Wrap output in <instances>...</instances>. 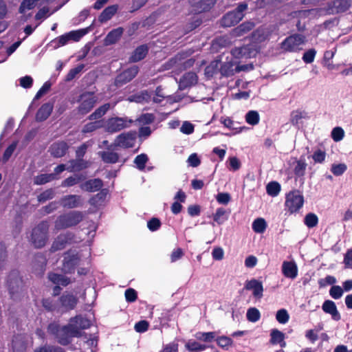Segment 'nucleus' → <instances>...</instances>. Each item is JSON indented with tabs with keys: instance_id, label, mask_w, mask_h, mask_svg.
Segmentation results:
<instances>
[{
	"instance_id": "obj_1",
	"label": "nucleus",
	"mask_w": 352,
	"mask_h": 352,
	"mask_svg": "<svg viewBox=\"0 0 352 352\" xmlns=\"http://www.w3.org/2000/svg\"><path fill=\"white\" fill-rule=\"evenodd\" d=\"M47 329L48 333L53 336L62 346H67L72 342L73 338H80L82 336L79 328L71 322L60 326L53 322L48 324Z\"/></svg>"
},
{
	"instance_id": "obj_11",
	"label": "nucleus",
	"mask_w": 352,
	"mask_h": 352,
	"mask_svg": "<svg viewBox=\"0 0 352 352\" xmlns=\"http://www.w3.org/2000/svg\"><path fill=\"white\" fill-rule=\"evenodd\" d=\"M78 302V298L72 292H64L58 298L60 311L67 312L74 309Z\"/></svg>"
},
{
	"instance_id": "obj_40",
	"label": "nucleus",
	"mask_w": 352,
	"mask_h": 352,
	"mask_svg": "<svg viewBox=\"0 0 352 352\" xmlns=\"http://www.w3.org/2000/svg\"><path fill=\"white\" fill-rule=\"evenodd\" d=\"M42 306L47 311H60L58 300L56 301L52 298H46L42 300Z\"/></svg>"
},
{
	"instance_id": "obj_55",
	"label": "nucleus",
	"mask_w": 352,
	"mask_h": 352,
	"mask_svg": "<svg viewBox=\"0 0 352 352\" xmlns=\"http://www.w3.org/2000/svg\"><path fill=\"white\" fill-rule=\"evenodd\" d=\"M148 160V157L147 155L145 153H142L135 157L134 159V163L139 170H143L145 168L146 164L147 163Z\"/></svg>"
},
{
	"instance_id": "obj_64",
	"label": "nucleus",
	"mask_w": 352,
	"mask_h": 352,
	"mask_svg": "<svg viewBox=\"0 0 352 352\" xmlns=\"http://www.w3.org/2000/svg\"><path fill=\"white\" fill-rule=\"evenodd\" d=\"M179 344L176 342H170L164 345L160 352H178Z\"/></svg>"
},
{
	"instance_id": "obj_43",
	"label": "nucleus",
	"mask_w": 352,
	"mask_h": 352,
	"mask_svg": "<svg viewBox=\"0 0 352 352\" xmlns=\"http://www.w3.org/2000/svg\"><path fill=\"white\" fill-rule=\"evenodd\" d=\"M309 116H307V112L305 111H301L299 109L294 110L292 111L290 115V122L294 126H298L299 124L300 120L305 118H308Z\"/></svg>"
},
{
	"instance_id": "obj_4",
	"label": "nucleus",
	"mask_w": 352,
	"mask_h": 352,
	"mask_svg": "<svg viewBox=\"0 0 352 352\" xmlns=\"http://www.w3.org/2000/svg\"><path fill=\"white\" fill-rule=\"evenodd\" d=\"M83 218L84 214L82 212L77 210L60 214L55 221V229L60 230L76 226L82 221Z\"/></svg>"
},
{
	"instance_id": "obj_30",
	"label": "nucleus",
	"mask_w": 352,
	"mask_h": 352,
	"mask_svg": "<svg viewBox=\"0 0 352 352\" xmlns=\"http://www.w3.org/2000/svg\"><path fill=\"white\" fill-rule=\"evenodd\" d=\"M118 8V5H112L107 7L100 13V16H98V21L102 23L110 20L116 13Z\"/></svg>"
},
{
	"instance_id": "obj_57",
	"label": "nucleus",
	"mask_w": 352,
	"mask_h": 352,
	"mask_svg": "<svg viewBox=\"0 0 352 352\" xmlns=\"http://www.w3.org/2000/svg\"><path fill=\"white\" fill-rule=\"evenodd\" d=\"M107 192L106 189L101 190L98 193L93 196L89 199V203L91 205L100 204L103 202L107 197Z\"/></svg>"
},
{
	"instance_id": "obj_5",
	"label": "nucleus",
	"mask_w": 352,
	"mask_h": 352,
	"mask_svg": "<svg viewBox=\"0 0 352 352\" xmlns=\"http://www.w3.org/2000/svg\"><path fill=\"white\" fill-rule=\"evenodd\" d=\"M248 8V4L245 2L240 3L233 10L227 12L220 20L222 27L230 28L236 25L244 16L243 12Z\"/></svg>"
},
{
	"instance_id": "obj_47",
	"label": "nucleus",
	"mask_w": 352,
	"mask_h": 352,
	"mask_svg": "<svg viewBox=\"0 0 352 352\" xmlns=\"http://www.w3.org/2000/svg\"><path fill=\"white\" fill-rule=\"evenodd\" d=\"M252 230L256 233H263L267 228V223L264 219L257 218L252 223Z\"/></svg>"
},
{
	"instance_id": "obj_12",
	"label": "nucleus",
	"mask_w": 352,
	"mask_h": 352,
	"mask_svg": "<svg viewBox=\"0 0 352 352\" xmlns=\"http://www.w3.org/2000/svg\"><path fill=\"white\" fill-rule=\"evenodd\" d=\"M138 72L139 67L137 65H133L126 69L116 76L114 80V85L117 87L123 86L131 81L138 75Z\"/></svg>"
},
{
	"instance_id": "obj_56",
	"label": "nucleus",
	"mask_w": 352,
	"mask_h": 352,
	"mask_svg": "<svg viewBox=\"0 0 352 352\" xmlns=\"http://www.w3.org/2000/svg\"><path fill=\"white\" fill-rule=\"evenodd\" d=\"M304 223L309 228H314L318 223V218L314 213H308L304 219Z\"/></svg>"
},
{
	"instance_id": "obj_18",
	"label": "nucleus",
	"mask_w": 352,
	"mask_h": 352,
	"mask_svg": "<svg viewBox=\"0 0 352 352\" xmlns=\"http://www.w3.org/2000/svg\"><path fill=\"white\" fill-rule=\"evenodd\" d=\"M69 146L65 141H56L51 144L49 148L50 155L55 158H60L66 155Z\"/></svg>"
},
{
	"instance_id": "obj_37",
	"label": "nucleus",
	"mask_w": 352,
	"mask_h": 352,
	"mask_svg": "<svg viewBox=\"0 0 352 352\" xmlns=\"http://www.w3.org/2000/svg\"><path fill=\"white\" fill-rule=\"evenodd\" d=\"M221 64L220 59H216L210 62V63L205 68V75L208 78H212L214 75L219 72V65Z\"/></svg>"
},
{
	"instance_id": "obj_48",
	"label": "nucleus",
	"mask_w": 352,
	"mask_h": 352,
	"mask_svg": "<svg viewBox=\"0 0 352 352\" xmlns=\"http://www.w3.org/2000/svg\"><path fill=\"white\" fill-rule=\"evenodd\" d=\"M280 190V184L275 181L270 182L266 186L267 193L272 197H276Z\"/></svg>"
},
{
	"instance_id": "obj_59",
	"label": "nucleus",
	"mask_w": 352,
	"mask_h": 352,
	"mask_svg": "<svg viewBox=\"0 0 352 352\" xmlns=\"http://www.w3.org/2000/svg\"><path fill=\"white\" fill-rule=\"evenodd\" d=\"M155 116L153 113H142L138 118V121L142 124H149L155 121Z\"/></svg>"
},
{
	"instance_id": "obj_38",
	"label": "nucleus",
	"mask_w": 352,
	"mask_h": 352,
	"mask_svg": "<svg viewBox=\"0 0 352 352\" xmlns=\"http://www.w3.org/2000/svg\"><path fill=\"white\" fill-rule=\"evenodd\" d=\"M12 347L13 352H26L27 344L19 336H17L12 340Z\"/></svg>"
},
{
	"instance_id": "obj_26",
	"label": "nucleus",
	"mask_w": 352,
	"mask_h": 352,
	"mask_svg": "<svg viewBox=\"0 0 352 352\" xmlns=\"http://www.w3.org/2000/svg\"><path fill=\"white\" fill-rule=\"evenodd\" d=\"M254 26L255 24L254 22L245 21L233 29L232 34L236 37L241 36L251 31Z\"/></svg>"
},
{
	"instance_id": "obj_3",
	"label": "nucleus",
	"mask_w": 352,
	"mask_h": 352,
	"mask_svg": "<svg viewBox=\"0 0 352 352\" xmlns=\"http://www.w3.org/2000/svg\"><path fill=\"white\" fill-rule=\"evenodd\" d=\"M49 223L42 221L32 228L29 239V242L36 249H41L45 246L49 239Z\"/></svg>"
},
{
	"instance_id": "obj_41",
	"label": "nucleus",
	"mask_w": 352,
	"mask_h": 352,
	"mask_svg": "<svg viewBox=\"0 0 352 352\" xmlns=\"http://www.w3.org/2000/svg\"><path fill=\"white\" fill-rule=\"evenodd\" d=\"M70 322L76 325L79 328L80 331L81 329H88L91 325L90 321L81 316H76L74 318H72L70 319Z\"/></svg>"
},
{
	"instance_id": "obj_27",
	"label": "nucleus",
	"mask_w": 352,
	"mask_h": 352,
	"mask_svg": "<svg viewBox=\"0 0 352 352\" xmlns=\"http://www.w3.org/2000/svg\"><path fill=\"white\" fill-rule=\"evenodd\" d=\"M322 308L325 313L331 314L334 320H340V316L333 301L331 300H325L322 304Z\"/></svg>"
},
{
	"instance_id": "obj_14",
	"label": "nucleus",
	"mask_w": 352,
	"mask_h": 352,
	"mask_svg": "<svg viewBox=\"0 0 352 352\" xmlns=\"http://www.w3.org/2000/svg\"><path fill=\"white\" fill-rule=\"evenodd\" d=\"M136 140V132L129 131L127 133H122L118 135L115 141L114 145L116 146L122 147L124 148H129L134 146Z\"/></svg>"
},
{
	"instance_id": "obj_8",
	"label": "nucleus",
	"mask_w": 352,
	"mask_h": 352,
	"mask_svg": "<svg viewBox=\"0 0 352 352\" xmlns=\"http://www.w3.org/2000/svg\"><path fill=\"white\" fill-rule=\"evenodd\" d=\"M303 204L304 197L300 190H294L287 194L285 207L290 214L298 212L303 206Z\"/></svg>"
},
{
	"instance_id": "obj_42",
	"label": "nucleus",
	"mask_w": 352,
	"mask_h": 352,
	"mask_svg": "<svg viewBox=\"0 0 352 352\" xmlns=\"http://www.w3.org/2000/svg\"><path fill=\"white\" fill-rule=\"evenodd\" d=\"M110 104L106 103L97 108L88 117L90 120H94L101 118L109 109Z\"/></svg>"
},
{
	"instance_id": "obj_22",
	"label": "nucleus",
	"mask_w": 352,
	"mask_h": 352,
	"mask_svg": "<svg viewBox=\"0 0 352 352\" xmlns=\"http://www.w3.org/2000/svg\"><path fill=\"white\" fill-rule=\"evenodd\" d=\"M245 289L252 290V294L255 298H261L263 296V287L262 282L256 279L252 278L246 281Z\"/></svg>"
},
{
	"instance_id": "obj_10",
	"label": "nucleus",
	"mask_w": 352,
	"mask_h": 352,
	"mask_svg": "<svg viewBox=\"0 0 352 352\" xmlns=\"http://www.w3.org/2000/svg\"><path fill=\"white\" fill-rule=\"evenodd\" d=\"M132 122L131 120H128L126 118H110L106 122L105 130L109 133H117L130 126Z\"/></svg>"
},
{
	"instance_id": "obj_36",
	"label": "nucleus",
	"mask_w": 352,
	"mask_h": 352,
	"mask_svg": "<svg viewBox=\"0 0 352 352\" xmlns=\"http://www.w3.org/2000/svg\"><path fill=\"white\" fill-rule=\"evenodd\" d=\"M217 333L216 331L202 332L198 331L195 334L198 341L204 342H211L216 340Z\"/></svg>"
},
{
	"instance_id": "obj_50",
	"label": "nucleus",
	"mask_w": 352,
	"mask_h": 352,
	"mask_svg": "<svg viewBox=\"0 0 352 352\" xmlns=\"http://www.w3.org/2000/svg\"><path fill=\"white\" fill-rule=\"evenodd\" d=\"M54 196V190L53 188H48L37 196V200L39 203H45L48 200L52 199Z\"/></svg>"
},
{
	"instance_id": "obj_24",
	"label": "nucleus",
	"mask_w": 352,
	"mask_h": 352,
	"mask_svg": "<svg viewBox=\"0 0 352 352\" xmlns=\"http://www.w3.org/2000/svg\"><path fill=\"white\" fill-rule=\"evenodd\" d=\"M53 107V104L50 102L42 104L36 112V120L38 122H43L47 120L51 115Z\"/></svg>"
},
{
	"instance_id": "obj_60",
	"label": "nucleus",
	"mask_w": 352,
	"mask_h": 352,
	"mask_svg": "<svg viewBox=\"0 0 352 352\" xmlns=\"http://www.w3.org/2000/svg\"><path fill=\"white\" fill-rule=\"evenodd\" d=\"M347 169L344 164H333L331 166V171L335 176L342 175Z\"/></svg>"
},
{
	"instance_id": "obj_61",
	"label": "nucleus",
	"mask_w": 352,
	"mask_h": 352,
	"mask_svg": "<svg viewBox=\"0 0 352 352\" xmlns=\"http://www.w3.org/2000/svg\"><path fill=\"white\" fill-rule=\"evenodd\" d=\"M336 283V278L331 275H328L324 278H320L318 281V285L320 288L325 287L327 285H333Z\"/></svg>"
},
{
	"instance_id": "obj_21",
	"label": "nucleus",
	"mask_w": 352,
	"mask_h": 352,
	"mask_svg": "<svg viewBox=\"0 0 352 352\" xmlns=\"http://www.w3.org/2000/svg\"><path fill=\"white\" fill-rule=\"evenodd\" d=\"M60 203L63 208H75L82 206L81 197L77 195H65L61 198Z\"/></svg>"
},
{
	"instance_id": "obj_63",
	"label": "nucleus",
	"mask_w": 352,
	"mask_h": 352,
	"mask_svg": "<svg viewBox=\"0 0 352 352\" xmlns=\"http://www.w3.org/2000/svg\"><path fill=\"white\" fill-rule=\"evenodd\" d=\"M161 221L158 218L153 217L147 222V227L151 232L158 230L161 227Z\"/></svg>"
},
{
	"instance_id": "obj_29",
	"label": "nucleus",
	"mask_w": 352,
	"mask_h": 352,
	"mask_svg": "<svg viewBox=\"0 0 352 352\" xmlns=\"http://www.w3.org/2000/svg\"><path fill=\"white\" fill-rule=\"evenodd\" d=\"M270 343L273 345L279 344L281 347H285V334L277 329H273L270 333Z\"/></svg>"
},
{
	"instance_id": "obj_19",
	"label": "nucleus",
	"mask_w": 352,
	"mask_h": 352,
	"mask_svg": "<svg viewBox=\"0 0 352 352\" xmlns=\"http://www.w3.org/2000/svg\"><path fill=\"white\" fill-rule=\"evenodd\" d=\"M47 260L42 253H36L32 261V271L37 276H41L46 269Z\"/></svg>"
},
{
	"instance_id": "obj_6",
	"label": "nucleus",
	"mask_w": 352,
	"mask_h": 352,
	"mask_svg": "<svg viewBox=\"0 0 352 352\" xmlns=\"http://www.w3.org/2000/svg\"><path fill=\"white\" fill-rule=\"evenodd\" d=\"M98 98L94 92L85 91L81 94L77 100L79 104L77 111L79 115L85 116L89 113L96 104Z\"/></svg>"
},
{
	"instance_id": "obj_17",
	"label": "nucleus",
	"mask_w": 352,
	"mask_h": 352,
	"mask_svg": "<svg viewBox=\"0 0 352 352\" xmlns=\"http://www.w3.org/2000/svg\"><path fill=\"white\" fill-rule=\"evenodd\" d=\"M217 0H188L192 12L195 14H200L208 12L213 8Z\"/></svg>"
},
{
	"instance_id": "obj_58",
	"label": "nucleus",
	"mask_w": 352,
	"mask_h": 352,
	"mask_svg": "<svg viewBox=\"0 0 352 352\" xmlns=\"http://www.w3.org/2000/svg\"><path fill=\"white\" fill-rule=\"evenodd\" d=\"M84 67L85 65L83 64H80L76 67L71 69L65 76V80L71 81L74 79L76 76L82 72Z\"/></svg>"
},
{
	"instance_id": "obj_52",
	"label": "nucleus",
	"mask_w": 352,
	"mask_h": 352,
	"mask_svg": "<svg viewBox=\"0 0 352 352\" xmlns=\"http://www.w3.org/2000/svg\"><path fill=\"white\" fill-rule=\"evenodd\" d=\"M246 317L248 321L256 322L259 320L261 314L259 310L256 307H250L247 311Z\"/></svg>"
},
{
	"instance_id": "obj_15",
	"label": "nucleus",
	"mask_w": 352,
	"mask_h": 352,
	"mask_svg": "<svg viewBox=\"0 0 352 352\" xmlns=\"http://www.w3.org/2000/svg\"><path fill=\"white\" fill-rule=\"evenodd\" d=\"M257 51L254 45L248 44L241 47H236L231 50V54L234 58H249L256 56Z\"/></svg>"
},
{
	"instance_id": "obj_62",
	"label": "nucleus",
	"mask_w": 352,
	"mask_h": 352,
	"mask_svg": "<svg viewBox=\"0 0 352 352\" xmlns=\"http://www.w3.org/2000/svg\"><path fill=\"white\" fill-rule=\"evenodd\" d=\"M276 318L279 323L285 324L288 322L289 316L286 309H281L277 311Z\"/></svg>"
},
{
	"instance_id": "obj_34",
	"label": "nucleus",
	"mask_w": 352,
	"mask_h": 352,
	"mask_svg": "<svg viewBox=\"0 0 352 352\" xmlns=\"http://www.w3.org/2000/svg\"><path fill=\"white\" fill-rule=\"evenodd\" d=\"M86 179V177L82 174H76L74 176H70L64 179L61 183L62 187H72Z\"/></svg>"
},
{
	"instance_id": "obj_45",
	"label": "nucleus",
	"mask_w": 352,
	"mask_h": 352,
	"mask_svg": "<svg viewBox=\"0 0 352 352\" xmlns=\"http://www.w3.org/2000/svg\"><path fill=\"white\" fill-rule=\"evenodd\" d=\"M34 352H66L65 350L56 345L45 344L36 347Z\"/></svg>"
},
{
	"instance_id": "obj_53",
	"label": "nucleus",
	"mask_w": 352,
	"mask_h": 352,
	"mask_svg": "<svg viewBox=\"0 0 352 352\" xmlns=\"http://www.w3.org/2000/svg\"><path fill=\"white\" fill-rule=\"evenodd\" d=\"M102 127V121L101 120H96L94 122H91L85 125H84L82 132L83 133H91L94 131H96L98 129H100Z\"/></svg>"
},
{
	"instance_id": "obj_44",
	"label": "nucleus",
	"mask_w": 352,
	"mask_h": 352,
	"mask_svg": "<svg viewBox=\"0 0 352 352\" xmlns=\"http://www.w3.org/2000/svg\"><path fill=\"white\" fill-rule=\"evenodd\" d=\"M55 179V174L44 173L36 176L34 179V184L36 185H43Z\"/></svg>"
},
{
	"instance_id": "obj_32",
	"label": "nucleus",
	"mask_w": 352,
	"mask_h": 352,
	"mask_svg": "<svg viewBox=\"0 0 352 352\" xmlns=\"http://www.w3.org/2000/svg\"><path fill=\"white\" fill-rule=\"evenodd\" d=\"M197 82V76L195 72L186 73L180 79V85L184 88L195 85Z\"/></svg>"
},
{
	"instance_id": "obj_7",
	"label": "nucleus",
	"mask_w": 352,
	"mask_h": 352,
	"mask_svg": "<svg viewBox=\"0 0 352 352\" xmlns=\"http://www.w3.org/2000/svg\"><path fill=\"white\" fill-rule=\"evenodd\" d=\"M306 42V36L300 34H294L286 37L280 44V49L285 52H296L300 46Z\"/></svg>"
},
{
	"instance_id": "obj_46",
	"label": "nucleus",
	"mask_w": 352,
	"mask_h": 352,
	"mask_svg": "<svg viewBox=\"0 0 352 352\" xmlns=\"http://www.w3.org/2000/svg\"><path fill=\"white\" fill-rule=\"evenodd\" d=\"M215 341L220 348L225 350H228L233 344L232 339L226 336H217Z\"/></svg>"
},
{
	"instance_id": "obj_2",
	"label": "nucleus",
	"mask_w": 352,
	"mask_h": 352,
	"mask_svg": "<svg viewBox=\"0 0 352 352\" xmlns=\"http://www.w3.org/2000/svg\"><path fill=\"white\" fill-rule=\"evenodd\" d=\"M6 287L8 288L10 298L14 300H17L23 297L25 292L23 280L20 276L18 270H12L7 278Z\"/></svg>"
},
{
	"instance_id": "obj_28",
	"label": "nucleus",
	"mask_w": 352,
	"mask_h": 352,
	"mask_svg": "<svg viewBox=\"0 0 352 352\" xmlns=\"http://www.w3.org/2000/svg\"><path fill=\"white\" fill-rule=\"evenodd\" d=\"M124 29L121 27L110 31L105 37L104 41L107 45H113L117 43L121 38Z\"/></svg>"
},
{
	"instance_id": "obj_16",
	"label": "nucleus",
	"mask_w": 352,
	"mask_h": 352,
	"mask_svg": "<svg viewBox=\"0 0 352 352\" xmlns=\"http://www.w3.org/2000/svg\"><path fill=\"white\" fill-rule=\"evenodd\" d=\"M75 235L72 232L60 234L53 241L50 250L56 252L64 249L67 244L71 243L74 239Z\"/></svg>"
},
{
	"instance_id": "obj_54",
	"label": "nucleus",
	"mask_w": 352,
	"mask_h": 352,
	"mask_svg": "<svg viewBox=\"0 0 352 352\" xmlns=\"http://www.w3.org/2000/svg\"><path fill=\"white\" fill-rule=\"evenodd\" d=\"M226 214V210L224 208H219L217 209L216 212L213 214V220L219 225H221L228 219Z\"/></svg>"
},
{
	"instance_id": "obj_25",
	"label": "nucleus",
	"mask_w": 352,
	"mask_h": 352,
	"mask_svg": "<svg viewBox=\"0 0 352 352\" xmlns=\"http://www.w3.org/2000/svg\"><path fill=\"white\" fill-rule=\"evenodd\" d=\"M148 52V47L146 45H141L137 47L129 58L131 63H137L143 60Z\"/></svg>"
},
{
	"instance_id": "obj_35",
	"label": "nucleus",
	"mask_w": 352,
	"mask_h": 352,
	"mask_svg": "<svg viewBox=\"0 0 352 352\" xmlns=\"http://www.w3.org/2000/svg\"><path fill=\"white\" fill-rule=\"evenodd\" d=\"M307 166V164L305 162V159L301 156L299 160H296V165L293 170L294 175L298 177H304Z\"/></svg>"
},
{
	"instance_id": "obj_9",
	"label": "nucleus",
	"mask_w": 352,
	"mask_h": 352,
	"mask_svg": "<svg viewBox=\"0 0 352 352\" xmlns=\"http://www.w3.org/2000/svg\"><path fill=\"white\" fill-rule=\"evenodd\" d=\"M81 258L78 252L68 250L64 254L62 271L65 274H72L75 272L76 267L80 265Z\"/></svg>"
},
{
	"instance_id": "obj_51",
	"label": "nucleus",
	"mask_w": 352,
	"mask_h": 352,
	"mask_svg": "<svg viewBox=\"0 0 352 352\" xmlns=\"http://www.w3.org/2000/svg\"><path fill=\"white\" fill-rule=\"evenodd\" d=\"M39 0H23L19 8L21 14H24L26 10H32Z\"/></svg>"
},
{
	"instance_id": "obj_20",
	"label": "nucleus",
	"mask_w": 352,
	"mask_h": 352,
	"mask_svg": "<svg viewBox=\"0 0 352 352\" xmlns=\"http://www.w3.org/2000/svg\"><path fill=\"white\" fill-rule=\"evenodd\" d=\"M102 180L100 178L91 179L80 184V188L86 192H93L101 189Z\"/></svg>"
},
{
	"instance_id": "obj_49",
	"label": "nucleus",
	"mask_w": 352,
	"mask_h": 352,
	"mask_svg": "<svg viewBox=\"0 0 352 352\" xmlns=\"http://www.w3.org/2000/svg\"><path fill=\"white\" fill-rule=\"evenodd\" d=\"M245 121L250 125L254 126L258 124L260 116L256 111H249L245 115Z\"/></svg>"
},
{
	"instance_id": "obj_31",
	"label": "nucleus",
	"mask_w": 352,
	"mask_h": 352,
	"mask_svg": "<svg viewBox=\"0 0 352 352\" xmlns=\"http://www.w3.org/2000/svg\"><path fill=\"white\" fill-rule=\"evenodd\" d=\"M208 347V345L192 339L189 340L185 344V349L189 352H201L205 351Z\"/></svg>"
},
{
	"instance_id": "obj_13",
	"label": "nucleus",
	"mask_w": 352,
	"mask_h": 352,
	"mask_svg": "<svg viewBox=\"0 0 352 352\" xmlns=\"http://www.w3.org/2000/svg\"><path fill=\"white\" fill-rule=\"evenodd\" d=\"M351 6V0H330L324 10L328 14H336L346 12Z\"/></svg>"
},
{
	"instance_id": "obj_23",
	"label": "nucleus",
	"mask_w": 352,
	"mask_h": 352,
	"mask_svg": "<svg viewBox=\"0 0 352 352\" xmlns=\"http://www.w3.org/2000/svg\"><path fill=\"white\" fill-rule=\"evenodd\" d=\"M282 272L285 277L294 279L298 275V267L294 262L284 261Z\"/></svg>"
},
{
	"instance_id": "obj_33",
	"label": "nucleus",
	"mask_w": 352,
	"mask_h": 352,
	"mask_svg": "<svg viewBox=\"0 0 352 352\" xmlns=\"http://www.w3.org/2000/svg\"><path fill=\"white\" fill-rule=\"evenodd\" d=\"M99 155L106 164H116L119 160V154L113 151H100Z\"/></svg>"
},
{
	"instance_id": "obj_39",
	"label": "nucleus",
	"mask_w": 352,
	"mask_h": 352,
	"mask_svg": "<svg viewBox=\"0 0 352 352\" xmlns=\"http://www.w3.org/2000/svg\"><path fill=\"white\" fill-rule=\"evenodd\" d=\"M234 63L232 61H226L221 64L219 72L223 76L229 77L234 74Z\"/></svg>"
}]
</instances>
